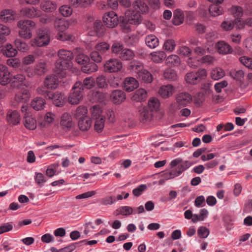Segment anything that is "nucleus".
I'll list each match as a JSON object with an SVG mask.
<instances>
[{"label":"nucleus","mask_w":252,"mask_h":252,"mask_svg":"<svg viewBox=\"0 0 252 252\" xmlns=\"http://www.w3.org/2000/svg\"><path fill=\"white\" fill-rule=\"evenodd\" d=\"M109 95L107 93L95 91V132H101L103 129L105 122L103 107L108 100Z\"/></svg>","instance_id":"f257e3e1"},{"label":"nucleus","mask_w":252,"mask_h":252,"mask_svg":"<svg viewBox=\"0 0 252 252\" xmlns=\"http://www.w3.org/2000/svg\"><path fill=\"white\" fill-rule=\"evenodd\" d=\"M146 12H141L138 10H128L125 12V16L120 22V26L125 32H128L132 30V25H138L142 21L141 14Z\"/></svg>","instance_id":"f03ea898"},{"label":"nucleus","mask_w":252,"mask_h":252,"mask_svg":"<svg viewBox=\"0 0 252 252\" xmlns=\"http://www.w3.org/2000/svg\"><path fill=\"white\" fill-rule=\"evenodd\" d=\"M17 26L20 29L19 32L20 36L26 39L32 37V31L35 28L34 22L30 20H21L18 22Z\"/></svg>","instance_id":"7ed1b4c3"},{"label":"nucleus","mask_w":252,"mask_h":252,"mask_svg":"<svg viewBox=\"0 0 252 252\" xmlns=\"http://www.w3.org/2000/svg\"><path fill=\"white\" fill-rule=\"evenodd\" d=\"M170 165L174 171L173 175L179 176L189 168L192 165V163L188 160L184 161L182 158H179L172 160Z\"/></svg>","instance_id":"20e7f679"},{"label":"nucleus","mask_w":252,"mask_h":252,"mask_svg":"<svg viewBox=\"0 0 252 252\" xmlns=\"http://www.w3.org/2000/svg\"><path fill=\"white\" fill-rule=\"evenodd\" d=\"M82 83L76 82L72 88L71 92L68 97V102L71 104H77L83 98Z\"/></svg>","instance_id":"39448f33"},{"label":"nucleus","mask_w":252,"mask_h":252,"mask_svg":"<svg viewBox=\"0 0 252 252\" xmlns=\"http://www.w3.org/2000/svg\"><path fill=\"white\" fill-rule=\"evenodd\" d=\"M50 41L49 34L42 29H39L37 36L31 40V45L33 47H42L48 45Z\"/></svg>","instance_id":"423d86ee"},{"label":"nucleus","mask_w":252,"mask_h":252,"mask_svg":"<svg viewBox=\"0 0 252 252\" xmlns=\"http://www.w3.org/2000/svg\"><path fill=\"white\" fill-rule=\"evenodd\" d=\"M207 76V71L205 69H199L196 72H189L185 77L187 83L191 84H196Z\"/></svg>","instance_id":"0eeeda50"},{"label":"nucleus","mask_w":252,"mask_h":252,"mask_svg":"<svg viewBox=\"0 0 252 252\" xmlns=\"http://www.w3.org/2000/svg\"><path fill=\"white\" fill-rule=\"evenodd\" d=\"M192 101L191 95L188 93L182 92L177 94L176 97V103L173 105L175 107L177 105L176 109H179L181 107H183L190 103Z\"/></svg>","instance_id":"6e6552de"},{"label":"nucleus","mask_w":252,"mask_h":252,"mask_svg":"<svg viewBox=\"0 0 252 252\" xmlns=\"http://www.w3.org/2000/svg\"><path fill=\"white\" fill-rule=\"evenodd\" d=\"M105 25L109 28H113L119 23L118 15L114 11H110L105 13L102 17Z\"/></svg>","instance_id":"1a4fd4ad"},{"label":"nucleus","mask_w":252,"mask_h":252,"mask_svg":"<svg viewBox=\"0 0 252 252\" xmlns=\"http://www.w3.org/2000/svg\"><path fill=\"white\" fill-rule=\"evenodd\" d=\"M205 52V48H179L178 53L183 57H189V60L192 59L194 55H202Z\"/></svg>","instance_id":"9d476101"},{"label":"nucleus","mask_w":252,"mask_h":252,"mask_svg":"<svg viewBox=\"0 0 252 252\" xmlns=\"http://www.w3.org/2000/svg\"><path fill=\"white\" fill-rule=\"evenodd\" d=\"M230 11L231 14L236 18L235 23L237 25L238 28L240 29L243 28L244 23L241 20V17L243 15V9L242 7L238 5H233Z\"/></svg>","instance_id":"9b49d317"},{"label":"nucleus","mask_w":252,"mask_h":252,"mask_svg":"<svg viewBox=\"0 0 252 252\" xmlns=\"http://www.w3.org/2000/svg\"><path fill=\"white\" fill-rule=\"evenodd\" d=\"M119 2L120 5L126 8L129 7L131 4L130 0H119ZM118 6V0H107V3H101L99 8L101 9H107L108 7L115 9L117 8Z\"/></svg>","instance_id":"f8f14e48"},{"label":"nucleus","mask_w":252,"mask_h":252,"mask_svg":"<svg viewBox=\"0 0 252 252\" xmlns=\"http://www.w3.org/2000/svg\"><path fill=\"white\" fill-rule=\"evenodd\" d=\"M122 68V63L117 59H110L104 64V69L109 72H114L120 70Z\"/></svg>","instance_id":"ddd939ff"},{"label":"nucleus","mask_w":252,"mask_h":252,"mask_svg":"<svg viewBox=\"0 0 252 252\" xmlns=\"http://www.w3.org/2000/svg\"><path fill=\"white\" fill-rule=\"evenodd\" d=\"M112 52L115 53L123 60H130L134 56L133 51L129 48H112Z\"/></svg>","instance_id":"4468645a"},{"label":"nucleus","mask_w":252,"mask_h":252,"mask_svg":"<svg viewBox=\"0 0 252 252\" xmlns=\"http://www.w3.org/2000/svg\"><path fill=\"white\" fill-rule=\"evenodd\" d=\"M21 15L29 18L39 17L41 15V11L33 7L23 8L20 11Z\"/></svg>","instance_id":"2eb2a0df"},{"label":"nucleus","mask_w":252,"mask_h":252,"mask_svg":"<svg viewBox=\"0 0 252 252\" xmlns=\"http://www.w3.org/2000/svg\"><path fill=\"white\" fill-rule=\"evenodd\" d=\"M48 99H52L53 103L57 107H62L65 103V96L63 94L58 92L53 93Z\"/></svg>","instance_id":"dca6fc26"},{"label":"nucleus","mask_w":252,"mask_h":252,"mask_svg":"<svg viewBox=\"0 0 252 252\" xmlns=\"http://www.w3.org/2000/svg\"><path fill=\"white\" fill-rule=\"evenodd\" d=\"M8 78L9 81V83H11V86L13 88H19L23 84L26 79L25 76L21 74L13 75L10 73Z\"/></svg>","instance_id":"f3484780"},{"label":"nucleus","mask_w":252,"mask_h":252,"mask_svg":"<svg viewBox=\"0 0 252 252\" xmlns=\"http://www.w3.org/2000/svg\"><path fill=\"white\" fill-rule=\"evenodd\" d=\"M72 66L71 61H67L62 60H58L55 63V71L57 74H61L63 70H67Z\"/></svg>","instance_id":"a211bd4d"},{"label":"nucleus","mask_w":252,"mask_h":252,"mask_svg":"<svg viewBox=\"0 0 252 252\" xmlns=\"http://www.w3.org/2000/svg\"><path fill=\"white\" fill-rule=\"evenodd\" d=\"M44 85L48 89H55L59 85L58 77L54 74L47 75L44 80Z\"/></svg>","instance_id":"6ab92c4d"},{"label":"nucleus","mask_w":252,"mask_h":252,"mask_svg":"<svg viewBox=\"0 0 252 252\" xmlns=\"http://www.w3.org/2000/svg\"><path fill=\"white\" fill-rule=\"evenodd\" d=\"M31 97L29 91L26 89H21L15 96V100L19 103H26Z\"/></svg>","instance_id":"aec40b11"},{"label":"nucleus","mask_w":252,"mask_h":252,"mask_svg":"<svg viewBox=\"0 0 252 252\" xmlns=\"http://www.w3.org/2000/svg\"><path fill=\"white\" fill-rule=\"evenodd\" d=\"M124 88L127 92H131L138 87V81L133 77H127L123 81Z\"/></svg>","instance_id":"412c9836"},{"label":"nucleus","mask_w":252,"mask_h":252,"mask_svg":"<svg viewBox=\"0 0 252 252\" xmlns=\"http://www.w3.org/2000/svg\"><path fill=\"white\" fill-rule=\"evenodd\" d=\"M24 126L30 130H34L36 128L37 123L35 119L29 114H25L24 116Z\"/></svg>","instance_id":"4be33fe9"},{"label":"nucleus","mask_w":252,"mask_h":252,"mask_svg":"<svg viewBox=\"0 0 252 252\" xmlns=\"http://www.w3.org/2000/svg\"><path fill=\"white\" fill-rule=\"evenodd\" d=\"M112 101L117 104L122 103L126 98V95L124 92L120 90L113 91L111 94Z\"/></svg>","instance_id":"5701e85b"},{"label":"nucleus","mask_w":252,"mask_h":252,"mask_svg":"<svg viewBox=\"0 0 252 252\" xmlns=\"http://www.w3.org/2000/svg\"><path fill=\"white\" fill-rule=\"evenodd\" d=\"M61 125L65 131L70 130L72 126L73 123L71 116L67 113H64L62 117Z\"/></svg>","instance_id":"b1692460"},{"label":"nucleus","mask_w":252,"mask_h":252,"mask_svg":"<svg viewBox=\"0 0 252 252\" xmlns=\"http://www.w3.org/2000/svg\"><path fill=\"white\" fill-rule=\"evenodd\" d=\"M9 74L7 67L0 64V84L1 85L5 86L9 83L8 77Z\"/></svg>","instance_id":"393cba45"},{"label":"nucleus","mask_w":252,"mask_h":252,"mask_svg":"<svg viewBox=\"0 0 252 252\" xmlns=\"http://www.w3.org/2000/svg\"><path fill=\"white\" fill-rule=\"evenodd\" d=\"M16 13L10 9H5L0 13V19L3 22H8L16 18Z\"/></svg>","instance_id":"a878e982"},{"label":"nucleus","mask_w":252,"mask_h":252,"mask_svg":"<svg viewBox=\"0 0 252 252\" xmlns=\"http://www.w3.org/2000/svg\"><path fill=\"white\" fill-rule=\"evenodd\" d=\"M46 103L44 98L41 97H36L32 99L31 102L32 107L36 111L43 110Z\"/></svg>","instance_id":"bb28decb"},{"label":"nucleus","mask_w":252,"mask_h":252,"mask_svg":"<svg viewBox=\"0 0 252 252\" xmlns=\"http://www.w3.org/2000/svg\"><path fill=\"white\" fill-rule=\"evenodd\" d=\"M7 121L10 125H18L20 121L19 113L17 111H8L7 113Z\"/></svg>","instance_id":"cd10ccee"},{"label":"nucleus","mask_w":252,"mask_h":252,"mask_svg":"<svg viewBox=\"0 0 252 252\" xmlns=\"http://www.w3.org/2000/svg\"><path fill=\"white\" fill-rule=\"evenodd\" d=\"M174 88L171 85L162 86L158 91L160 95L163 98H167L171 96L173 93Z\"/></svg>","instance_id":"c85d7f7f"},{"label":"nucleus","mask_w":252,"mask_h":252,"mask_svg":"<svg viewBox=\"0 0 252 252\" xmlns=\"http://www.w3.org/2000/svg\"><path fill=\"white\" fill-rule=\"evenodd\" d=\"M147 97V93L144 89H139L136 90L131 96L132 100L137 102L145 101Z\"/></svg>","instance_id":"c756f323"},{"label":"nucleus","mask_w":252,"mask_h":252,"mask_svg":"<svg viewBox=\"0 0 252 252\" xmlns=\"http://www.w3.org/2000/svg\"><path fill=\"white\" fill-rule=\"evenodd\" d=\"M132 7L141 12H147L149 9L147 0H135L132 3Z\"/></svg>","instance_id":"7c9ffc66"},{"label":"nucleus","mask_w":252,"mask_h":252,"mask_svg":"<svg viewBox=\"0 0 252 252\" xmlns=\"http://www.w3.org/2000/svg\"><path fill=\"white\" fill-rule=\"evenodd\" d=\"M57 4L52 1L45 0L40 4L41 9L46 12H52L57 9Z\"/></svg>","instance_id":"2f4dec72"},{"label":"nucleus","mask_w":252,"mask_h":252,"mask_svg":"<svg viewBox=\"0 0 252 252\" xmlns=\"http://www.w3.org/2000/svg\"><path fill=\"white\" fill-rule=\"evenodd\" d=\"M69 26V22L65 19H59L55 22V28L60 32H64L68 28Z\"/></svg>","instance_id":"473e14b6"},{"label":"nucleus","mask_w":252,"mask_h":252,"mask_svg":"<svg viewBox=\"0 0 252 252\" xmlns=\"http://www.w3.org/2000/svg\"><path fill=\"white\" fill-rule=\"evenodd\" d=\"M87 113L88 110L86 107L84 106H79L76 108L74 113V117L79 121L85 118H88V117L87 116Z\"/></svg>","instance_id":"72a5a7b5"},{"label":"nucleus","mask_w":252,"mask_h":252,"mask_svg":"<svg viewBox=\"0 0 252 252\" xmlns=\"http://www.w3.org/2000/svg\"><path fill=\"white\" fill-rule=\"evenodd\" d=\"M184 20V14L183 11L180 9H176L174 12L172 19L174 25L178 26L182 24Z\"/></svg>","instance_id":"f704fd0d"},{"label":"nucleus","mask_w":252,"mask_h":252,"mask_svg":"<svg viewBox=\"0 0 252 252\" xmlns=\"http://www.w3.org/2000/svg\"><path fill=\"white\" fill-rule=\"evenodd\" d=\"M10 32L8 27L0 24V47H3L2 44L6 41V38L4 35H9Z\"/></svg>","instance_id":"c9c22d12"},{"label":"nucleus","mask_w":252,"mask_h":252,"mask_svg":"<svg viewBox=\"0 0 252 252\" xmlns=\"http://www.w3.org/2000/svg\"><path fill=\"white\" fill-rule=\"evenodd\" d=\"M58 56L61 60L71 61L73 58V53L69 50L62 49L58 51Z\"/></svg>","instance_id":"e433bc0d"},{"label":"nucleus","mask_w":252,"mask_h":252,"mask_svg":"<svg viewBox=\"0 0 252 252\" xmlns=\"http://www.w3.org/2000/svg\"><path fill=\"white\" fill-rule=\"evenodd\" d=\"M140 116L142 122L150 120L152 116V111L148 107H144L140 110Z\"/></svg>","instance_id":"4c0bfd02"},{"label":"nucleus","mask_w":252,"mask_h":252,"mask_svg":"<svg viewBox=\"0 0 252 252\" xmlns=\"http://www.w3.org/2000/svg\"><path fill=\"white\" fill-rule=\"evenodd\" d=\"M145 42L148 47H157L158 46V38L153 34L149 35L146 37Z\"/></svg>","instance_id":"58836bf2"},{"label":"nucleus","mask_w":252,"mask_h":252,"mask_svg":"<svg viewBox=\"0 0 252 252\" xmlns=\"http://www.w3.org/2000/svg\"><path fill=\"white\" fill-rule=\"evenodd\" d=\"M92 121L90 118H85L78 121V125L82 131L87 130L91 126Z\"/></svg>","instance_id":"ea45409f"},{"label":"nucleus","mask_w":252,"mask_h":252,"mask_svg":"<svg viewBox=\"0 0 252 252\" xmlns=\"http://www.w3.org/2000/svg\"><path fill=\"white\" fill-rule=\"evenodd\" d=\"M225 75L224 70L220 67H216L212 70L211 72V78L215 80L222 78Z\"/></svg>","instance_id":"a19ab883"},{"label":"nucleus","mask_w":252,"mask_h":252,"mask_svg":"<svg viewBox=\"0 0 252 252\" xmlns=\"http://www.w3.org/2000/svg\"><path fill=\"white\" fill-rule=\"evenodd\" d=\"M138 76L139 79L146 83H151L153 80L152 75L145 69L140 72Z\"/></svg>","instance_id":"79ce46f5"},{"label":"nucleus","mask_w":252,"mask_h":252,"mask_svg":"<svg viewBox=\"0 0 252 252\" xmlns=\"http://www.w3.org/2000/svg\"><path fill=\"white\" fill-rule=\"evenodd\" d=\"M150 56L151 60L155 63H160L166 58V55L163 51L152 53Z\"/></svg>","instance_id":"37998d69"},{"label":"nucleus","mask_w":252,"mask_h":252,"mask_svg":"<svg viewBox=\"0 0 252 252\" xmlns=\"http://www.w3.org/2000/svg\"><path fill=\"white\" fill-rule=\"evenodd\" d=\"M209 11L212 16L215 17L221 14L223 9L218 4H212L209 6Z\"/></svg>","instance_id":"c03bdc74"},{"label":"nucleus","mask_w":252,"mask_h":252,"mask_svg":"<svg viewBox=\"0 0 252 252\" xmlns=\"http://www.w3.org/2000/svg\"><path fill=\"white\" fill-rule=\"evenodd\" d=\"M208 211L206 209H202L200 210L199 215L194 214V218L192 219V221L195 223L199 221L203 220L208 216Z\"/></svg>","instance_id":"a18cd8bd"},{"label":"nucleus","mask_w":252,"mask_h":252,"mask_svg":"<svg viewBox=\"0 0 252 252\" xmlns=\"http://www.w3.org/2000/svg\"><path fill=\"white\" fill-rule=\"evenodd\" d=\"M94 0H69L70 4L75 7H85L90 4Z\"/></svg>","instance_id":"49530a36"},{"label":"nucleus","mask_w":252,"mask_h":252,"mask_svg":"<svg viewBox=\"0 0 252 252\" xmlns=\"http://www.w3.org/2000/svg\"><path fill=\"white\" fill-rule=\"evenodd\" d=\"M83 88L91 90L94 87V79L92 77L85 78L82 83Z\"/></svg>","instance_id":"de8ad7c7"},{"label":"nucleus","mask_w":252,"mask_h":252,"mask_svg":"<svg viewBox=\"0 0 252 252\" xmlns=\"http://www.w3.org/2000/svg\"><path fill=\"white\" fill-rule=\"evenodd\" d=\"M106 31V28L100 21H95V35L99 37L102 36Z\"/></svg>","instance_id":"09e8293b"},{"label":"nucleus","mask_w":252,"mask_h":252,"mask_svg":"<svg viewBox=\"0 0 252 252\" xmlns=\"http://www.w3.org/2000/svg\"><path fill=\"white\" fill-rule=\"evenodd\" d=\"M180 62L179 58L175 55H172L167 57L166 63L170 66H176L179 64Z\"/></svg>","instance_id":"8fccbe9b"},{"label":"nucleus","mask_w":252,"mask_h":252,"mask_svg":"<svg viewBox=\"0 0 252 252\" xmlns=\"http://www.w3.org/2000/svg\"><path fill=\"white\" fill-rule=\"evenodd\" d=\"M160 103L156 98H151L148 102V108L152 111H157L159 108Z\"/></svg>","instance_id":"3c124183"},{"label":"nucleus","mask_w":252,"mask_h":252,"mask_svg":"<svg viewBox=\"0 0 252 252\" xmlns=\"http://www.w3.org/2000/svg\"><path fill=\"white\" fill-rule=\"evenodd\" d=\"M117 211L119 212V214L124 216H129L133 213V209L127 206L120 207Z\"/></svg>","instance_id":"603ef678"},{"label":"nucleus","mask_w":252,"mask_h":252,"mask_svg":"<svg viewBox=\"0 0 252 252\" xmlns=\"http://www.w3.org/2000/svg\"><path fill=\"white\" fill-rule=\"evenodd\" d=\"M163 75L166 79L169 80H174L177 77L176 71L171 68L166 69L163 73Z\"/></svg>","instance_id":"864d4df0"},{"label":"nucleus","mask_w":252,"mask_h":252,"mask_svg":"<svg viewBox=\"0 0 252 252\" xmlns=\"http://www.w3.org/2000/svg\"><path fill=\"white\" fill-rule=\"evenodd\" d=\"M60 13L64 17H69L72 13V8L67 5H63L61 6L59 8Z\"/></svg>","instance_id":"5fc2aeb1"},{"label":"nucleus","mask_w":252,"mask_h":252,"mask_svg":"<svg viewBox=\"0 0 252 252\" xmlns=\"http://www.w3.org/2000/svg\"><path fill=\"white\" fill-rule=\"evenodd\" d=\"M230 75L234 79L241 81L244 76V73L242 70H232L230 71Z\"/></svg>","instance_id":"6e6d98bb"},{"label":"nucleus","mask_w":252,"mask_h":252,"mask_svg":"<svg viewBox=\"0 0 252 252\" xmlns=\"http://www.w3.org/2000/svg\"><path fill=\"white\" fill-rule=\"evenodd\" d=\"M221 28L226 30L229 31L232 30L234 27H236L237 29H239L237 26V25L235 23V20L232 21H224L221 24Z\"/></svg>","instance_id":"4d7b16f0"},{"label":"nucleus","mask_w":252,"mask_h":252,"mask_svg":"<svg viewBox=\"0 0 252 252\" xmlns=\"http://www.w3.org/2000/svg\"><path fill=\"white\" fill-rule=\"evenodd\" d=\"M95 84L99 88H104L107 86V80L104 76L101 75L97 77L95 80Z\"/></svg>","instance_id":"13d9d810"},{"label":"nucleus","mask_w":252,"mask_h":252,"mask_svg":"<svg viewBox=\"0 0 252 252\" xmlns=\"http://www.w3.org/2000/svg\"><path fill=\"white\" fill-rule=\"evenodd\" d=\"M129 68L133 71H134L135 73L139 75V73L142 70H143V66L142 64L140 63L137 62H132L130 63V65H129Z\"/></svg>","instance_id":"bf43d9fd"},{"label":"nucleus","mask_w":252,"mask_h":252,"mask_svg":"<svg viewBox=\"0 0 252 252\" xmlns=\"http://www.w3.org/2000/svg\"><path fill=\"white\" fill-rule=\"evenodd\" d=\"M58 166L59 164L56 163L50 165L46 171V175L49 177H53L55 175Z\"/></svg>","instance_id":"052dcab7"},{"label":"nucleus","mask_w":252,"mask_h":252,"mask_svg":"<svg viewBox=\"0 0 252 252\" xmlns=\"http://www.w3.org/2000/svg\"><path fill=\"white\" fill-rule=\"evenodd\" d=\"M17 53L16 48H4L3 51V55L7 58L15 57Z\"/></svg>","instance_id":"680f3d73"},{"label":"nucleus","mask_w":252,"mask_h":252,"mask_svg":"<svg viewBox=\"0 0 252 252\" xmlns=\"http://www.w3.org/2000/svg\"><path fill=\"white\" fill-rule=\"evenodd\" d=\"M82 70L86 73H91L94 71V64L93 63H86L82 67Z\"/></svg>","instance_id":"e2e57ef3"},{"label":"nucleus","mask_w":252,"mask_h":252,"mask_svg":"<svg viewBox=\"0 0 252 252\" xmlns=\"http://www.w3.org/2000/svg\"><path fill=\"white\" fill-rule=\"evenodd\" d=\"M209 230L204 226L200 227L197 230L198 236L202 238H207L209 235Z\"/></svg>","instance_id":"0e129e2a"},{"label":"nucleus","mask_w":252,"mask_h":252,"mask_svg":"<svg viewBox=\"0 0 252 252\" xmlns=\"http://www.w3.org/2000/svg\"><path fill=\"white\" fill-rule=\"evenodd\" d=\"M75 61L78 64H84L87 63L89 58L84 54H79L76 57Z\"/></svg>","instance_id":"69168bd1"},{"label":"nucleus","mask_w":252,"mask_h":252,"mask_svg":"<svg viewBox=\"0 0 252 252\" xmlns=\"http://www.w3.org/2000/svg\"><path fill=\"white\" fill-rule=\"evenodd\" d=\"M240 61L246 67L252 69V59L246 57H242L239 59Z\"/></svg>","instance_id":"338daca9"},{"label":"nucleus","mask_w":252,"mask_h":252,"mask_svg":"<svg viewBox=\"0 0 252 252\" xmlns=\"http://www.w3.org/2000/svg\"><path fill=\"white\" fill-rule=\"evenodd\" d=\"M46 71V64L43 63H39L37 64L35 69V72L39 75H42Z\"/></svg>","instance_id":"774afa93"}]
</instances>
